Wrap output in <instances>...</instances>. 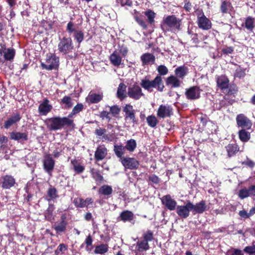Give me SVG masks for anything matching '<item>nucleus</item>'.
Segmentation results:
<instances>
[{
	"instance_id": "1",
	"label": "nucleus",
	"mask_w": 255,
	"mask_h": 255,
	"mask_svg": "<svg viewBox=\"0 0 255 255\" xmlns=\"http://www.w3.org/2000/svg\"><path fill=\"white\" fill-rule=\"evenodd\" d=\"M156 15V13L150 9L142 12V13L135 9L134 10L133 18L143 30H146L148 28V24L152 27L154 26L155 23L154 19Z\"/></svg>"
},
{
	"instance_id": "2",
	"label": "nucleus",
	"mask_w": 255,
	"mask_h": 255,
	"mask_svg": "<svg viewBox=\"0 0 255 255\" xmlns=\"http://www.w3.org/2000/svg\"><path fill=\"white\" fill-rule=\"evenodd\" d=\"M181 19L175 15L164 17L160 24V27L164 32L180 31L181 30Z\"/></svg>"
},
{
	"instance_id": "3",
	"label": "nucleus",
	"mask_w": 255,
	"mask_h": 255,
	"mask_svg": "<svg viewBox=\"0 0 255 255\" xmlns=\"http://www.w3.org/2000/svg\"><path fill=\"white\" fill-rule=\"evenodd\" d=\"M140 86L145 90L151 91L152 88H155L159 92H163L165 86L162 77L156 76L152 80L146 79L145 77L141 80Z\"/></svg>"
},
{
	"instance_id": "4",
	"label": "nucleus",
	"mask_w": 255,
	"mask_h": 255,
	"mask_svg": "<svg viewBox=\"0 0 255 255\" xmlns=\"http://www.w3.org/2000/svg\"><path fill=\"white\" fill-rule=\"evenodd\" d=\"M59 66V58L55 53L47 54L45 63H41V67L46 70H58Z\"/></svg>"
},
{
	"instance_id": "5",
	"label": "nucleus",
	"mask_w": 255,
	"mask_h": 255,
	"mask_svg": "<svg viewBox=\"0 0 255 255\" xmlns=\"http://www.w3.org/2000/svg\"><path fill=\"white\" fill-rule=\"evenodd\" d=\"M74 46L72 40L70 37L64 36L59 38L58 44V50L60 53L63 54H67L72 51Z\"/></svg>"
},
{
	"instance_id": "6",
	"label": "nucleus",
	"mask_w": 255,
	"mask_h": 255,
	"mask_svg": "<svg viewBox=\"0 0 255 255\" xmlns=\"http://www.w3.org/2000/svg\"><path fill=\"white\" fill-rule=\"evenodd\" d=\"M124 113V119L127 123L131 124L133 125H138V119L136 117L135 112L133 107L130 104H126L123 108Z\"/></svg>"
},
{
	"instance_id": "7",
	"label": "nucleus",
	"mask_w": 255,
	"mask_h": 255,
	"mask_svg": "<svg viewBox=\"0 0 255 255\" xmlns=\"http://www.w3.org/2000/svg\"><path fill=\"white\" fill-rule=\"evenodd\" d=\"M66 29L69 34L73 33V37L79 44L83 41L84 38L83 31L81 30H76L75 24L72 21H70L67 23Z\"/></svg>"
},
{
	"instance_id": "8",
	"label": "nucleus",
	"mask_w": 255,
	"mask_h": 255,
	"mask_svg": "<svg viewBox=\"0 0 255 255\" xmlns=\"http://www.w3.org/2000/svg\"><path fill=\"white\" fill-rule=\"evenodd\" d=\"M44 123L50 130L55 131L61 129L60 117L56 116L47 118L45 120Z\"/></svg>"
},
{
	"instance_id": "9",
	"label": "nucleus",
	"mask_w": 255,
	"mask_h": 255,
	"mask_svg": "<svg viewBox=\"0 0 255 255\" xmlns=\"http://www.w3.org/2000/svg\"><path fill=\"white\" fill-rule=\"evenodd\" d=\"M202 90L200 87L194 86L186 89L185 95L186 98L190 100L199 99L201 97V92Z\"/></svg>"
},
{
	"instance_id": "10",
	"label": "nucleus",
	"mask_w": 255,
	"mask_h": 255,
	"mask_svg": "<svg viewBox=\"0 0 255 255\" xmlns=\"http://www.w3.org/2000/svg\"><path fill=\"white\" fill-rule=\"evenodd\" d=\"M236 122L238 127L242 129H250L253 125L251 120L243 114L237 116Z\"/></svg>"
},
{
	"instance_id": "11",
	"label": "nucleus",
	"mask_w": 255,
	"mask_h": 255,
	"mask_svg": "<svg viewBox=\"0 0 255 255\" xmlns=\"http://www.w3.org/2000/svg\"><path fill=\"white\" fill-rule=\"evenodd\" d=\"M173 115V108L168 104L160 105L157 111V116L159 119L170 117Z\"/></svg>"
},
{
	"instance_id": "12",
	"label": "nucleus",
	"mask_w": 255,
	"mask_h": 255,
	"mask_svg": "<svg viewBox=\"0 0 255 255\" xmlns=\"http://www.w3.org/2000/svg\"><path fill=\"white\" fill-rule=\"evenodd\" d=\"M127 94L129 98L134 100H139L144 96L141 88L136 84H134L128 88Z\"/></svg>"
},
{
	"instance_id": "13",
	"label": "nucleus",
	"mask_w": 255,
	"mask_h": 255,
	"mask_svg": "<svg viewBox=\"0 0 255 255\" xmlns=\"http://www.w3.org/2000/svg\"><path fill=\"white\" fill-rule=\"evenodd\" d=\"M175 209L176 212L179 217L181 219H186L189 217L190 212L192 211L190 201H187L185 205H178Z\"/></svg>"
},
{
	"instance_id": "14",
	"label": "nucleus",
	"mask_w": 255,
	"mask_h": 255,
	"mask_svg": "<svg viewBox=\"0 0 255 255\" xmlns=\"http://www.w3.org/2000/svg\"><path fill=\"white\" fill-rule=\"evenodd\" d=\"M55 163V160L53 159L51 154H46L44 156L43 161V169L50 175L54 169Z\"/></svg>"
},
{
	"instance_id": "15",
	"label": "nucleus",
	"mask_w": 255,
	"mask_h": 255,
	"mask_svg": "<svg viewBox=\"0 0 255 255\" xmlns=\"http://www.w3.org/2000/svg\"><path fill=\"white\" fill-rule=\"evenodd\" d=\"M121 162L125 168L130 170L137 169L139 165L138 161L132 157H125Z\"/></svg>"
},
{
	"instance_id": "16",
	"label": "nucleus",
	"mask_w": 255,
	"mask_h": 255,
	"mask_svg": "<svg viewBox=\"0 0 255 255\" xmlns=\"http://www.w3.org/2000/svg\"><path fill=\"white\" fill-rule=\"evenodd\" d=\"M162 204L170 211L175 210L177 206V202L172 198L170 195L168 194L163 196L161 198Z\"/></svg>"
},
{
	"instance_id": "17",
	"label": "nucleus",
	"mask_w": 255,
	"mask_h": 255,
	"mask_svg": "<svg viewBox=\"0 0 255 255\" xmlns=\"http://www.w3.org/2000/svg\"><path fill=\"white\" fill-rule=\"evenodd\" d=\"M217 86L222 91L228 88V86L230 84L229 78L226 75L217 76L216 77Z\"/></svg>"
},
{
	"instance_id": "18",
	"label": "nucleus",
	"mask_w": 255,
	"mask_h": 255,
	"mask_svg": "<svg viewBox=\"0 0 255 255\" xmlns=\"http://www.w3.org/2000/svg\"><path fill=\"white\" fill-rule=\"evenodd\" d=\"M190 204L194 215L195 214H202L204 212L207 210L206 202L204 200H201L195 205L190 201Z\"/></svg>"
},
{
	"instance_id": "19",
	"label": "nucleus",
	"mask_w": 255,
	"mask_h": 255,
	"mask_svg": "<svg viewBox=\"0 0 255 255\" xmlns=\"http://www.w3.org/2000/svg\"><path fill=\"white\" fill-rule=\"evenodd\" d=\"M225 148L229 157L234 156L238 152L242 151L240 150L239 145L236 142L229 143L226 146Z\"/></svg>"
},
{
	"instance_id": "20",
	"label": "nucleus",
	"mask_w": 255,
	"mask_h": 255,
	"mask_svg": "<svg viewBox=\"0 0 255 255\" xmlns=\"http://www.w3.org/2000/svg\"><path fill=\"white\" fill-rule=\"evenodd\" d=\"M107 154V148L104 145H100L98 146L95 152V159L97 161H101L106 157Z\"/></svg>"
},
{
	"instance_id": "21",
	"label": "nucleus",
	"mask_w": 255,
	"mask_h": 255,
	"mask_svg": "<svg viewBox=\"0 0 255 255\" xmlns=\"http://www.w3.org/2000/svg\"><path fill=\"white\" fill-rule=\"evenodd\" d=\"M197 23L198 27L204 30H208L212 28V22L206 16L197 20Z\"/></svg>"
},
{
	"instance_id": "22",
	"label": "nucleus",
	"mask_w": 255,
	"mask_h": 255,
	"mask_svg": "<svg viewBox=\"0 0 255 255\" xmlns=\"http://www.w3.org/2000/svg\"><path fill=\"white\" fill-rule=\"evenodd\" d=\"M15 51L13 49L9 48H4L0 50V60H10L14 57Z\"/></svg>"
},
{
	"instance_id": "23",
	"label": "nucleus",
	"mask_w": 255,
	"mask_h": 255,
	"mask_svg": "<svg viewBox=\"0 0 255 255\" xmlns=\"http://www.w3.org/2000/svg\"><path fill=\"white\" fill-rule=\"evenodd\" d=\"M49 103V101L45 98L43 102L39 105L38 111L41 115L45 116L51 111L52 106Z\"/></svg>"
},
{
	"instance_id": "24",
	"label": "nucleus",
	"mask_w": 255,
	"mask_h": 255,
	"mask_svg": "<svg viewBox=\"0 0 255 255\" xmlns=\"http://www.w3.org/2000/svg\"><path fill=\"white\" fill-rule=\"evenodd\" d=\"M166 86H171V88H178L180 87L182 82L175 75H170L165 80Z\"/></svg>"
},
{
	"instance_id": "25",
	"label": "nucleus",
	"mask_w": 255,
	"mask_h": 255,
	"mask_svg": "<svg viewBox=\"0 0 255 255\" xmlns=\"http://www.w3.org/2000/svg\"><path fill=\"white\" fill-rule=\"evenodd\" d=\"M68 223L66 221V216L65 214H63L61 216V221L57 225H55L53 227L57 233L64 232L66 230Z\"/></svg>"
},
{
	"instance_id": "26",
	"label": "nucleus",
	"mask_w": 255,
	"mask_h": 255,
	"mask_svg": "<svg viewBox=\"0 0 255 255\" xmlns=\"http://www.w3.org/2000/svg\"><path fill=\"white\" fill-rule=\"evenodd\" d=\"M134 215L133 213L129 210H125L122 212L118 219L124 223L127 222H130L133 220Z\"/></svg>"
},
{
	"instance_id": "27",
	"label": "nucleus",
	"mask_w": 255,
	"mask_h": 255,
	"mask_svg": "<svg viewBox=\"0 0 255 255\" xmlns=\"http://www.w3.org/2000/svg\"><path fill=\"white\" fill-rule=\"evenodd\" d=\"M174 73L175 76L179 80H183L188 73V68L184 65L179 66L175 69Z\"/></svg>"
},
{
	"instance_id": "28",
	"label": "nucleus",
	"mask_w": 255,
	"mask_h": 255,
	"mask_svg": "<svg viewBox=\"0 0 255 255\" xmlns=\"http://www.w3.org/2000/svg\"><path fill=\"white\" fill-rule=\"evenodd\" d=\"M242 27H245L250 32H253L255 28V18L249 16L245 18V23L242 24Z\"/></svg>"
},
{
	"instance_id": "29",
	"label": "nucleus",
	"mask_w": 255,
	"mask_h": 255,
	"mask_svg": "<svg viewBox=\"0 0 255 255\" xmlns=\"http://www.w3.org/2000/svg\"><path fill=\"white\" fill-rule=\"evenodd\" d=\"M140 59L142 62V65L144 66L150 63L153 64L155 61V57L152 54L145 53L141 56Z\"/></svg>"
},
{
	"instance_id": "30",
	"label": "nucleus",
	"mask_w": 255,
	"mask_h": 255,
	"mask_svg": "<svg viewBox=\"0 0 255 255\" xmlns=\"http://www.w3.org/2000/svg\"><path fill=\"white\" fill-rule=\"evenodd\" d=\"M55 209V206L52 204H49L48 208L44 212L45 219L49 222H52L54 220V216L53 215V211Z\"/></svg>"
},
{
	"instance_id": "31",
	"label": "nucleus",
	"mask_w": 255,
	"mask_h": 255,
	"mask_svg": "<svg viewBox=\"0 0 255 255\" xmlns=\"http://www.w3.org/2000/svg\"><path fill=\"white\" fill-rule=\"evenodd\" d=\"M109 59L111 64L115 66L119 67L122 64V58L117 51H114L112 53Z\"/></svg>"
},
{
	"instance_id": "32",
	"label": "nucleus",
	"mask_w": 255,
	"mask_h": 255,
	"mask_svg": "<svg viewBox=\"0 0 255 255\" xmlns=\"http://www.w3.org/2000/svg\"><path fill=\"white\" fill-rule=\"evenodd\" d=\"M114 151L117 157L120 158V161H121L125 153L126 148L124 146L122 145L115 144L114 146Z\"/></svg>"
},
{
	"instance_id": "33",
	"label": "nucleus",
	"mask_w": 255,
	"mask_h": 255,
	"mask_svg": "<svg viewBox=\"0 0 255 255\" xmlns=\"http://www.w3.org/2000/svg\"><path fill=\"white\" fill-rule=\"evenodd\" d=\"M59 197L57 189L50 185L47 191L46 200L48 201L55 199Z\"/></svg>"
},
{
	"instance_id": "34",
	"label": "nucleus",
	"mask_w": 255,
	"mask_h": 255,
	"mask_svg": "<svg viewBox=\"0 0 255 255\" xmlns=\"http://www.w3.org/2000/svg\"><path fill=\"white\" fill-rule=\"evenodd\" d=\"M103 93L96 94L90 93L87 99H88L90 104H97L99 103L103 100Z\"/></svg>"
},
{
	"instance_id": "35",
	"label": "nucleus",
	"mask_w": 255,
	"mask_h": 255,
	"mask_svg": "<svg viewBox=\"0 0 255 255\" xmlns=\"http://www.w3.org/2000/svg\"><path fill=\"white\" fill-rule=\"evenodd\" d=\"M247 130L246 129H241L238 131L239 138L244 143L248 142L251 138V133Z\"/></svg>"
},
{
	"instance_id": "36",
	"label": "nucleus",
	"mask_w": 255,
	"mask_h": 255,
	"mask_svg": "<svg viewBox=\"0 0 255 255\" xmlns=\"http://www.w3.org/2000/svg\"><path fill=\"white\" fill-rule=\"evenodd\" d=\"M149 248V244L142 240L136 242L135 250H136V251L142 252L148 250Z\"/></svg>"
},
{
	"instance_id": "37",
	"label": "nucleus",
	"mask_w": 255,
	"mask_h": 255,
	"mask_svg": "<svg viewBox=\"0 0 255 255\" xmlns=\"http://www.w3.org/2000/svg\"><path fill=\"white\" fill-rule=\"evenodd\" d=\"M14 183L15 179L12 176L6 175L3 177L2 186L3 188H9L12 187Z\"/></svg>"
},
{
	"instance_id": "38",
	"label": "nucleus",
	"mask_w": 255,
	"mask_h": 255,
	"mask_svg": "<svg viewBox=\"0 0 255 255\" xmlns=\"http://www.w3.org/2000/svg\"><path fill=\"white\" fill-rule=\"evenodd\" d=\"M228 87L226 89L227 95L235 98L239 91L238 86L235 84H230Z\"/></svg>"
},
{
	"instance_id": "39",
	"label": "nucleus",
	"mask_w": 255,
	"mask_h": 255,
	"mask_svg": "<svg viewBox=\"0 0 255 255\" xmlns=\"http://www.w3.org/2000/svg\"><path fill=\"white\" fill-rule=\"evenodd\" d=\"M127 86L124 83H121L118 88L117 97L121 100H124L126 97V91Z\"/></svg>"
},
{
	"instance_id": "40",
	"label": "nucleus",
	"mask_w": 255,
	"mask_h": 255,
	"mask_svg": "<svg viewBox=\"0 0 255 255\" xmlns=\"http://www.w3.org/2000/svg\"><path fill=\"white\" fill-rule=\"evenodd\" d=\"M75 125L74 120L66 117H61V129L64 127L74 128Z\"/></svg>"
},
{
	"instance_id": "41",
	"label": "nucleus",
	"mask_w": 255,
	"mask_h": 255,
	"mask_svg": "<svg viewBox=\"0 0 255 255\" xmlns=\"http://www.w3.org/2000/svg\"><path fill=\"white\" fill-rule=\"evenodd\" d=\"M113 191V189L111 186L104 185L99 189L98 193L99 194L104 196H110L112 194Z\"/></svg>"
},
{
	"instance_id": "42",
	"label": "nucleus",
	"mask_w": 255,
	"mask_h": 255,
	"mask_svg": "<svg viewBox=\"0 0 255 255\" xmlns=\"http://www.w3.org/2000/svg\"><path fill=\"white\" fill-rule=\"evenodd\" d=\"M109 250V246L108 244H101L99 246H97L95 247V249L94 250V253L96 254H100L104 255L107 252H108Z\"/></svg>"
},
{
	"instance_id": "43",
	"label": "nucleus",
	"mask_w": 255,
	"mask_h": 255,
	"mask_svg": "<svg viewBox=\"0 0 255 255\" xmlns=\"http://www.w3.org/2000/svg\"><path fill=\"white\" fill-rule=\"evenodd\" d=\"M235 65H238L235 64ZM246 69L242 67L240 65H238V68L235 70L234 73V76L235 78H238L239 79L243 78L245 77Z\"/></svg>"
},
{
	"instance_id": "44",
	"label": "nucleus",
	"mask_w": 255,
	"mask_h": 255,
	"mask_svg": "<svg viewBox=\"0 0 255 255\" xmlns=\"http://www.w3.org/2000/svg\"><path fill=\"white\" fill-rule=\"evenodd\" d=\"M124 147H125L126 149H127L128 151L130 152H133L136 147V141L133 139L128 140Z\"/></svg>"
},
{
	"instance_id": "45",
	"label": "nucleus",
	"mask_w": 255,
	"mask_h": 255,
	"mask_svg": "<svg viewBox=\"0 0 255 255\" xmlns=\"http://www.w3.org/2000/svg\"><path fill=\"white\" fill-rule=\"evenodd\" d=\"M232 6V4L229 1L224 0L221 4L220 10L223 14L227 13L229 8Z\"/></svg>"
},
{
	"instance_id": "46",
	"label": "nucleus",
	"mask_w": 255,
	"mask_h": 255,
	"mask_svg": "<svg viewBox=\"0 0 255 255\" xmlns=\"http://www.w3.org/2000/svg\"><path fill=\"white\" fill-rule=\"evenodd\" d=\"M148 125L151 128H154L158 124V120L154 115H150L146 118Z\"/></svg>"
},
{
	"instance_id": "47",
	"label": "nucleus",
	"mask_w": 255,
	"mask_h": 255,
	"mask_svg": "<svg viewBox=\"0 0 255 255\" xmlns=\"http://www.w3.org/2000/svg\"><path fill=\"white\" fill-rule=\"evenodd\" d=\"M93 239L90 234H89L86 238L84 244L86 245V250L87 252H91L93 249Z\"/></svg>"
},
{
	"instance_id": "48",
	"label": "nucleus",
	"mask_w": 255,
	"mask_h": 255,
	"mask_svg": "<svg viewBox=\"0 0 255 255\" xmlns=\"http://www.w3.org/2000/svg\"><path fill=\"white\" fill-rule=\"evenodd\" d=\"M143 240L148 243L149 242L152 241L154 239L153 233L151 230H147L144 232L143 235Z\"/></svg>"
},
{
	"instance_id": "49",
	"label": "nucleus",
	"mask_w": 255,
	"mask_h": 255,
	"mask_svg": "<svg viewBox=\"0 0 255 255\" xmlns=\"http://www.w3.org/2000/svg\"><path fill=\"white\" fill-rule=\"evenodd\" d=\"M16 123V116L13 115L10 117L8 118L6 121H5L4 125V127L5 128H10L12 125Z\"/></svg>"
},
{
	"instance_id": "50",
	"label": "nucleus",
	"mask_w": 255,
	"mask_h": 255,
	"mask_svg": "<svg viewBox=\"0 0 255 255\" xmlns=\"http://www.w3.org/2000/svg\"><path fill=\"white\" fill-rule=\"evenodd\" d=\"M156 70L158 73L156 76H160V77H162V76H163L167 75L168 73V68L164 65H160L158 66Z\"/></svg>"
},
{
	"instance_id": "51",
	"label": "nucleus",
	"mask_w": 255,
	"mask_h": 255,
	"mask_svg": "<svg viewBox=\"0 0 255 255\" xmlns=\"http://www.w3.org/2000/svg\"><path fill=\"white\" fill-rule=\"evenodd\" d=\"M110 108V113L113 117H117L121 112V109L118 105H114Z\"/></svg>"
},
{
	"instance_id": "52",
	"label": "nucleus",
	"mask_w": 255,
	"mask_h": 255,
	"mask_svg": "<svg viewBox=\"0 0 255 255\" xmlns=\"http://www.w3.org/2000/svg\"><path fill=\"white\" fill-rule=\"evenodd\" d=\"M73 203L77 208H84L87 206L85 204L84 199L82 198H76L74 199Z\"/></svg>"
},
{
	"instance_id": "53",
	"label": "nucleus",
	"mask_w": 255,
	"mask_h": 255,
	"mask_svg": "<svg viewBox=\"0 0 255 255\" xmlns=\"http://www.w3.org/2000/svg\"><path fill=\"white\" fill-rule=\"evenodd\" d=\"M67 249L68 247L66 244H60L55 251V255H60V254H63L64 253L65 251L67 250Z\"/></svg>"
},
{
	"instance_id": "54",
	"label": "nucleus",
	"mask_w": 255,
	"mask_h": 255,
	"mask_svg": "<svg viewBox=\"0 0 255 255\" xmlns=\"http://www.w3.org/2000/svg\"><path fill=\"white\" fill-rule=\"evenodd\" d=\"M115 139V135L114 133H105L102 137L103 141L106 142H110L114 141Z\"/></svg>"
},
{
	"instance_id": "55",
	"label": "nucleus",
	"mask_w": 255,
	"mask_h": 255,
	"mask_svg": "<svg viewBox=\"0 0 255 255\" xmlns=\"http://www.w3.org/2000/svg\"><path fill=\"white\" fill-rule=\"evenodd\" d=\"M92 175L96 182L102 183L104 181V177L99 171H92Z\"/></svg>"
},
{
	"instance_id": "56",
	"label": "nucleus",
	"mask_w": 255,
	"mask_h": 255,
	"mask_svg": "<svg viewBox=\"0 0 255 255\" xmlns=\"http://www.w3.org/2000/svg\"><path fill=\"white\" fill-rule=\"evenodd\" d=\"M238 195L239 197L242 199H244L251 196L250 193L249 192L248 189L247 188L241 189L239 191Z\"/></svg>"
},
{
	"instance_id": "57",
	"label": "nucleus",
	"mask_w": 255,
	"mask_h": 255,
	"mask_svg": "<svg viewBox=\"0 0 255 255\" xmlns=\"http://www.w3.org/2000/svg\"><path fill=\"white\" fill-rule=\"evenodd\" d=\"M242 165H245L251 168H253L255 166V163L248 157H247V160L246 161L242 162Z\"/></svg>"
},
{
	"instance_id": "58",
	"label": "nucleus",
	"mask_w": 255,
	"mask_h": 255,
	"mask_svg": "<svg viewBox=\"0 0 255 255\" xmlns=\"http://www.w3.org/2000/svg\"><path fill=\"white\" fill-rule=\"evenodd\" d=\"M61 102L63 104H66L68 108H71L72 106L71 98L69 96H64L61 100Z\"/></svg>"
},
{
	"instance_id": "59",
	"label": "nucleus",
	"mask_w": 255,
	"mask_h": 255,
	"mask_svg": "<svg viewBox=\"0 0 255 255\" xmlns=\"http://www.w3.org/2000/svg\"><path fill=\"white\" fill-rule=\"evenodd\" d=\"M148 180L155 184H158L160 181V178L155 174L149 176Z\"/></svg>"
},
{
	"instance_id": "60",
	"label": "nucleus",
	"mask_w": 255,
	"mask_h": 255,
	"mask_svg": "<svg viewBox=\"0 0 255 255\" xmlns=\"http://www.w3.org/2000/svg\"><path fill=\"white\" fill-rule=\"evenodd\" d=\"M107 132V129L105 128H99L95 130L94 133L97 136H103Z\"/></svg>"
},
{
	"instance_id": "61",
	"label": "nucleus",
	"mask_w": 255,
	"mask_h": 255,
	"mask_svg": "<svg viewBox=\"0 0 255 255\" xmlns=\"http://www.w3.org/2000/svg\"><path fill=\"white\" fill-rule=\"evenodd\" d=\"M117 2L120 3L122 6L127 5L131 6L132 5V1L131 0H116Z\"/></svg>"
},
{
	"instance_id": "62",
	"label": "nucleus",
	"mask_w": 255,
	"mask_h": 255,
	"mask_svg": "<svg viewBox=\"0 0 255 255\" xmlns=\"http://www.w3.org/2000/svg\"><path fill=\"white\" fill-rule=\"evenodd\" d=\"M244 251L250 255L254 254L255 255V245L246 247L244 249Z\"/></svg>"
},
{
	"instance_id": "63",
	"label": "nucleus",
	"mask_w": 255,
	"mask_h": 255,
	"mask_svg": "<svg viewBox=\"0 0 255 255\" xmlns=\"http://www.w3.org/2000/svg\"><path fill=\"white\" fill-rule=\"evenodd\" d=\"M84 109V106L82 103H78L72 109L73 113L76 114L79 113Z\"/></svg>"
},
{
	"instance_id": "64",
	"label": "nucleus",
	"mask_w": 255,
	"mask_h": 255,
	"mask_svg": "<svg viewBox=\"0 0 255 255\" xmlns=\"http://www.w3.org/2000/svg\"><path fill=\"white\" fill-rule=\"evenodd\" d=\"M73 169L76 173L80 174L84 171L85 168L83 166L81 165V164H74Z\"/></svg>"
}]
</instances>
